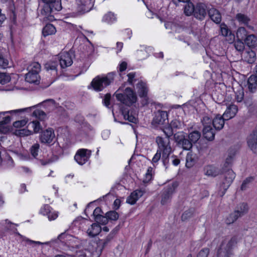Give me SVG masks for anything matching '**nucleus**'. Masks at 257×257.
<instances>
[{
    "mask_svg": "<svg viewBox=\"0 0 257 257\" xmlns=\"http://www.w3.org/2000/svg\"><path fill=\"white\" fill-rule=\"evenodd\" d=\"M236 154V151L230 149L228 152L221 169L214 165H207L204 168V173L205 175L210 177H216L219 174H222V179L220 185V196H223L226 190L233 182L235 177V174L231 169V165Z\"/></svg>",
    "mask_w": 257,
    "mask_h": 257,
    "instance_id": "f257e3e1",
    "label": "nucleus"
},
{
    "mask_svg": "<svg viewBox=\"0 0 257 257\" xmlns=\"http://www.w3.org/2000/svg\"><path fill=\"white\" fill-rule=\"evenodd\" d=\"M119 91V90H118L114 93V95L118 101L126 106V107H120V111L124 119L133 123H137L138 121L137 118L130 113L128 108V106L132 105L136 102L137 96L136 93L129 87L126 88L123 93H118Z\"/></svg>",
    "mask_w": 257,
    "mask_h": 257,
    "instance_id": "f03ea898",
    "label": "nucleus"
},
{
    "mask_svg": "<svg viewBox=\"0 0 257 257\" xmlns=\"http://www.w3.org/2000/svg\"><path fill=\"white\" fill-rule=\"evenodd\" d=\"M44 3L41 10L42 15L49 21L54 19L53 15L61 10L62 7L61 0H42Z\"/></svg>",
    "mask_w": 257,
    "mask_h": 257,
    "instance_id": "7ed1b4c3",
    "label": "nucleus"
},
{
    "mask_svg": "<svg viewBox=\"0 0 257 257\" xmlns=\"http://www.w3.org/2000/svg\"><path fill=\"white\" fill-rule=\"evenodd\" d=\"M238 242L237 237L232 236L230 239H224L217 251V257H231L233 254V249Z\"/></svg>",
    "mask_w": 257,
    "mask_h": 257,
    "instance_id": "20e7f679",
    "label": "nucleus"
},
{
    "mask_svg": "<svg viewBox=\"0 0 257 257\" xmlns=\"http://www.w3.org/2000/svg\"><path fill=\"white\" fill-rule=\"evenodd\" d=\"M115 75L116 73L112 72L107 73L106 75L97 76L93 79L90 85L94 90L96 91H102L113 83Z\"/></svg>",
    "mask_w": 257,
    "mask_h": 257,
    "instance_id": "39448f33",
    "label": "nucleus"
},
{
    "mask_svg": "<svg viewBox=\"0 0 257 257\" xmlns=\"http://www.w3.org/2000/svg\"><path fill=\"white\" fill-rule=\"evenodd\" d=\"M246 87L245 104L249 106L252 104L253 94L257 91V75H251L249 76Z\"/></svg>",
    "mask_w": 257,
    "mask_h": 257,
    "instance_id": "423d86ee",
    "label": "nucleus"
},
{
    "mask_svg": "<svg viewBox=\"0 0 257 257\" xmlns=\"http://www.w3.org/2000/svg\"><path fill=\"white\" fill-rule=\"evenodd\" d=\"M203 128V135L207 140L211 141L214 139L215 131L211 125V118L208 116H204L201 119Z\"/></svg>",
    "mask_w": 257,
    "mask_h": 257,
    "instance_id": "0eeeda50",
    "label": "nucleus"
},
{
    "mask_svg": "<svg viewBox=\"0 0 257 257\" xmlns=\"http://www.w3.org/2000/svg\"><path fill=\"white\" fill-rule=\"evenodd\" d=\"M174 138L178 147L182 148L183 150L189 151L192 149L193 145L183 132L175 133Z\"/></svg>",
    "mask_w": 257,
    "mask_h": 257,
    "instance_id": "6e6552de",
    "label": "nucleus"
},
{
    "mask_svg": "<svg viewBox=\"0 0 257 257\" xmlns=\"http://www.w3.org/2000/svg\"><path fill=\"white\" fill-rule=\"evenodd\" d=\"M178 184L177 182H173L166 186L162 191L161 203L165 205L169 202L172 198L173 194L175 192Z\"/></svg>",
    "mask_w": 257,
    "mask_h": 257,
    "instance_id": "1a4fd4ad",
    "label": "nucleus"
},
{
    "mask_svg": "<svg viewBox=\"0 0 257 257\" xmlns=\"http://www.w3.org/2000/svg\"><path fill=\"white\" fill-rule=\"evenodd\" d=\"M155 142L157 145V150L160 151L162 154L172 153L170 140L168 138L157 136L155 139Z\"/></svg>",
    "mask_w": 257,
    "mask_h": 257,
    "instance_id": "9d476101",
    "label": "nucleus"
},
{
    "mask_svg": "<svg viewBox=\"0 0 257 257\" xmlns=\"http://www.w3.org/2000/svg\"><path fill=\"white\" fill-rule=\"evenodd\" d=\"M91 155V150L86 149H80L77 151L74 156V159L78 164L83 165L89 160Z\"/></svg>",
    "mask_w": 257,
    "mask_h": 257,
    "instance_id": "9b49d317",
    "label": "nucleus"
},
{
    "mask_svg": "<svg viewBox=\"0 0 257 257\" xmlns=\"http://www.w3.org/2000/svg\"><path fill=\"white\" fill-rule=\"evenodd\" d=\"M137 92L139 96L142 98V104L143 106L149 103V97L148 96V87L146 83L140 81L137 85Z\"/></svg>",
    "mask_w": 257,
    "mask_h": 257,
    "instance_id": "f8f14e48",
    "label": "nucleus"
},
{
    "mask_svg": "<svg viewBox=\"0 0 257 257\" xmlns=\"http://www.w3.org/2000/svg\"><path fill=\"white\" fill-rule=\"evenodd\" d=\"M168 123V113L166 111L159 110L155 112L152 121V124L153 125L157 127Z\"/></svg>",
    "mask_w": 257,
    "mask_h": 257,
    "instance_id": "ddd939ff",
    "label": "nucleus"
},
{
    "mask_svg": "<svg viewBox=\"0 0 257 257\" xmlns=\"http://www.w3.org/2000/svg\"><path fill=\"white\" fill-rule=\"evenodd\" d=\"M207 11V5L204 2H199L195 7L194 16L199 20H203L206 16Z\"/></svg>",
    "mask_w": 257,
    "mask_h": 257,
    "instance_id": "4468645a",
    "label": "nucleus"
},
{
    "mask_svg": "<svg viewBox=\"0 0 257 257\" xmlns=\"http://www.w3.org/2000/svg\"><path fill=\"white\" fill-rule=\"evenodd\" d=\"M28 127L32 128L33 132L26 129H22L20 131V135L22 136H29L34 133H38L42 130L40 123L38 120H33L30 122L28 125Z\"/></svg>",
    "mask_w": 257,
    "mask_h": 257,
    "instance_id": "2eb2a0df",
    "label": "nucleus"
},
{
    "mask_svg": "<svg viewBox=\"0 0 257 257\" xmlns=\"http://www.w3.org/2000/svg\"><path fill=\"white\" fill-rule=\"evenodd\" d=\"M55 138L54 130L51 128L46 129L42 132L40 139L42 143L50 144Z\"/></svg>",
    "mask_w": 257,
    "mask_h": 257,
    "instance_id": "dca6fc26",
    "label": "nucleus"
},
{
    "mask_svg": "<svg viewBox=\"0 0 257 257\" xmlns=\"http://www.w3.org/2000/svg\"><path fill=\"white\" fill-rule=\"evenodd\" d=\"M58 61L62 68L71 66L73 63L71 57L68 52H63L59 54L57 58Z\"/></svg>",
    "mask_w": 257,
    "mask_h": 257,
    "instance_id": "f3484780",
    "label": "nucleus"
},
{
    "mask_svg": "<svg viewBox=\"0 0 257 257\" xmlns=\"http://www.w3.org/2000/svg\"><path fill=\"white\" fill-rule=\"evenodd\" d=\"M247 145L250 149L257 154V130L253 131L247 138Z\"/></svg>",
    "mask_w": 257,
    "mask_h": 257,
    "instance_id": "a211bd4d",
    "label": "nucleus"
},
{
    "mask_svg": "<svg viewBox=\"0 0 257 257\" xmlns=\"http://www.w3.org/2000/svg\"><path fill=\"white\" fill-rule=\"evenodd\" d=\"M225 120L223 115L218 114L213 119L211 118V125L215 130L220 131L223 127Z\"/></svg>",
    "mask_w": 257,
    "mask_h": 257,
    "instance_id": "6ab92c4d",
    "label": "nucleus"
},
{
    "mask_svg": "<svg viewBox=\"0 0 257 257\" xmlns=\"http://www.w3.org/2000/svg\"><path fill=\"white\" fill-rule=\"evenodd\" d=\"M76 3L78 11L84 13L89 12L92 6L91 0H77Z\"/></svg>",
    "mask_w": 257,
    "mask_h": 257,
    "instance_id": "aec40b11",
    "label": "nucleus"
},
{
    "mask_svg": "<svg viewBox=\"0 0 257 257\" xmlns=\"http://www.w3.org/2000/svg\"><path fill=\"white\" fill-rule=\"evenodd\" d=\"M238 111L237 106L233 104H230L227 107L226 110L222 115L226 120L233 118Z\"/></svg>",
    "mask_w": 257,
    "mask_h": 257,
    "instance_id": "412c9836",
    "label": "nucleus"
},
{
    "mask_svg": "<svg viewBox=\"0 0 257 257\" xmlns=\"http://www.w3.org/2000/svg\"><path fill=\"white\" fill-rule=\"evenodd\" d=\"M144 194V192L141 190H137L133 192L127 198L126 202L131 205L135 204L137 201Z\"/></svg>",
    "mask_w": 257,
    "mask_h": 257,
    "instance_id": "4be33fe9",
    "label": "nucleus"
},
{
    "mask_svg": "<svg viewBox=\"0 0 257 257\" xmlns=\"http://www.w3.org/2000/svg\"><path fill=\"white\" fill-rule=\"evenodd\" d=\"M80 134L85 137L92 136L95 133L93 127L88 123H84L80 131Z\"/></svg>",
    "mask_w": 257,
    "mask_h": 257,
    "instance_id": "5701e85b",
    "label": "nucleus"
},
{
    "mask_svg": "<svg viewBox=\"0 0 257 257\" xmlns=\"http://www.w3.org/2000/svg\"><path fill=\"white\" fill-rule=\"evenodd\" d=\"M58 66V60L50 61L45 65V68L47 71H51L52 75L55 76L57 74V67Z\"/></svg>",
    "mask_w": 257,
    "mask_h": 257,
    "instance_id": "b1692460",
    "label": "nucleus"
},
{
    "mask_svg": "<svg viewBox=\"0 0 257 257\" xmlns=\"http://www.w3.org/2000/svg\"><path fill=\"white\" fill-rule=\"evenodd\" d=\"M101 226L97 223H93L87 230V233L90 237H94L97 235L101 230Z\"/></svg>",
    "mask_w": 257,
    "mask_h": 257,
    "instance_id": "393cba45",
    "label": "nucleus"
},
{
    "mask_svg": "<svg viewBox=\"0 0 257 257\" xmlns=\"http://www.w3.org/2000/svg\"><path fill=\"white\" fill-rule=\"evenodd\" d=\"M208 14L210 19L215 23H219L221 21V16L219 12L212 8L208 10Z\"/></svg>",
    "mask_w": 257,
    "mask_h": 257,
    "instance_id": "a878e982",
    "label": "nucleus"
},
{
    "mask_svg": "<svg viewBox=\"0 0 257 257\" xmlns=\"http://www.w3.org/2000/svg\"><path fill=\"white\" fill-rule=\"evenodd\" d=\"M243 41L245 44L249 48H254L257 46V37L254 34L247 36Z\"/></svg>",
    "mask_w": 257,
    "mask_h": 257,
    "instance_id": "bb28decb",
    "label": "nucleus"
},
{
    "mask_svg": "<svg viewBox=\"0 0 257 257\" xmlns=\"http://www.w3.org/2000/svg\"><path fill=\"white\" fill-rule=\"evenodd\" d=\"M235 18L240 23L245 25L249 30H253V27L248 25L250 19L246 15L241 13H238L236 15Z\"/></svg>",
    "mask_w": 257,
    "mask_h": 257,
    "instance_id": "cd10ccee",
    "label": "nucleus"
},
{
    "mask_svg": "<svg viewBox=\"0 0 257 257\" xmlns=\"http://www.w3.org/2000/svg\"><path fill=\"white\" fill-rule=\"evenodd\" d=\"M40 76L37 73L32 72L29 71V72L26 74L25 80L27 82L30 83H35L39 81Z\"/></svg>",
    "mask_w": 257,
    "mask_h": 257,
    "instance_id": "c85d7f7f",
    "label": "nucleus"
},
{
    "mask_svg": "<svg viewBox=\"0 0 257 257\" xmlns=\"http://www.w3.org/2000/svg\"><path fill=\"white\" fill-rule=\"evenodd\" d=\"M184 7V13L187 16H191L194 15L195 6L191 2H187Z\"/></svg>",
    "mask_w": 257,
    "mask_h": 257,
    "instance_id": "c756f323",
    "label": "nucleus"
},
{
    "mask_svg": "<svg viewBox=\"0 0 257 257\" xmlns=\"http://www.w3.org/2000/svg\"><path fill=\"white\" fill-rule=\"evenodd\" d=\"M116 19L115 15L111 12H109L104 15L102 21L108 24H112L115 22Z\"/></svg>",
    "mask_w": 257,
    "mask_h": 257,
    "instance_id": "7c9ffc66",
    "label": "nucleus"
},
{
    "mask_svg": "<svg viewBox=\"0 0 257 257\" xmlns=\"http://www.w3.org/2000/svg\"><path fill=\"white\" fill-rule=\"evenodd\" d=\"M113 232L111 231V232L104 239H101L99 240L98 245L99 246H101L100 251H101L107 245V244L113 238Z\"/></svg>",
    "mask_w": 257,
    "mask_h": 257,
    "instance_id": "2f4dec72",
    "label": "nucleus"
},
{
    "mask_svg": "<svg viewBox=\"0 0 257 257\" xmlns=\"http://www.w3.org/2000/svg\"><path fill=\"white\" fill-rule=\"evenodd\" d=\"M236 34V40L234 42V46L236 50L238 51L241 52L244 49V41L243 39H240L238 33Z\"/></svg>",
    "mask_w": 257,
    "mask_h": 257,
    "instance_id": "473e14b6",
    "label": "nucleus"
},
{
    "mask_svg": "<svg viewBox=\"0 0 257 257\" xmlns=\"http://www.w3.org/2000/svg\"><path fill=\"white\" fill-rule=\"evenodd\" d=\"M191 143L195 144L201 137V134L197 131H194L190 133L187 136Z\"/></svg>",
    "mask_w": 257,
    "mask_h": 257,
    "instance_id": "72a5a7b5",
    "label": "nucleus"
},
{
    "mask_svg": "<svg viewBox=\"0 0 257 257\" xmlns=\"http://www.w3.org/2000/svg\"><path fill=\"white\" fill-rule=\"evenodd\" d=\"M248 206L245 203H242L238 204L235 210L241 217L246 214L248 211Z\"/></svg>",
    "mask_w": 257,
    "mask_h": 257,
    "instance_id": "f704fd0d",
    "label": "nucleus"
},
{
    "mask_svg": "<svg viewBox=\"0 0 257 257\" xmlns=\"http://www.w3.org/2000/svg\"><path fill=\"white\" fill-rule=\"evenodd\" d=\"M32 116L40 120H44L46 118L47 114L43 110L36 108L33 111Z\"/></svg>",
    "mask_w": 257,
    "mask_h": 257,
    "instance_id": "c9c22d12",
    "label": "nucleus"
},
{
    "mask_svg": "<svg viewBox=\"0 0 257 257\" xmlns=\"http://www.w3.org/2000/svg\"><path fill=\"white\" fill-rule=\"evenodd\" d=\"M241 217L237 212L234 211L227 217L225 222L227 224H230L234 222L239 217Z\"/></svg>",
    "mask_w": 257,
    "mask_h": 257,
    "instance_id": "e433bc0d",
    "label": "nucleus"
},
{
    "mask_svg": "<svg viewBox=\"0 0 257 257\" xmlns=\"http://www.w3.org/2000/svg\"><path fill=\"white\" fill-rule=\"evenodd\" d=\"M196 161L191 153H188L186 157V166L191 168L195 164Z\"/></svg>",
    "mask_w": 257,
    "mask_h": 257,
    "instance_id": "4c0bfd02",
    "label": "nucleus"
},
{
    "mask_svg": "<svg viewBox=\"0 0 257 257\" xmlns=\"http://www.w3.org/2000/svg\"><path fill=\"white\" fill-rule=\"evenodd\" d=\"M41 65L36 62L32 63L28 67V70L32 72L37 73L39 74L41 71Z\"/></svg>",
    "mask_w": 257,
    "mask_h": 257,
    "instance_id": "58836bf2",
    "label": "nucleus"
},
{
    "mask_svg": "<svg viewBox=\"0 0 257 257\" xmlns=\"http://www.w3.org/2000/svg\"><path fill=\"white\" fill-rule=\"evenodd\" d=\"M11 121V117L7 116L4 118L3 120L0 121V132L5 133L8 131V128L5 126V124L9 123Z\"/></svg>",
    "mask_w": 257,
    "mask_h": 257,
    "instance_id": "ea45409f",
    "label": "nucleus"
},
{
    "mask_svg": "<svg viewBox=\"0 0 257 257\" xmlns=\"http://www.w3.org/2000/svg\"><path fill=\"white\" fill-rule=\"evenodd\" d=\"M171 153H172L162 154V161L166 169H168L170 166V162L171 161L170 155Z\"/></svg>",
    "mask_w": 257,
    "mask_h": 257,
    "instance_id": "a19ab883",
    "label": "nucleus"
},
{
    "mask_svg": "<svg viewBox=\"0 0 257 257\" xmlns=\"http://www.w3.org/2000/svg\"><path fill=\"white\" fill-rule=\"evenodd\" d=\"M255 57L256 54L254 51L251 50L246 52V58L248 63H253L255 60Z\"/></svg>",
    "mask_w": 257,
    "mask_h": 257,
    "instance_id": "79ce46f5",
    "label": "nucleus"
},
{
    "mask_svg": "<svg viewBox=\"0 0 257 257\" xmlns=\"http://www.w3.org/2000/svg\"><path fill=\"white\" fill-rule=\"evenodd\" d=\"M16 233L17 234H18L19 236H20L24 240L27 242L30 245L33 244H39V245H40V244H49V242H42L40 241H34V240H31L29 238H27L25 236H23L22 235H21L19 232H16Z\"/></svg>",
    "mask_w": 257,
    "mask_h": 257,
    "instance_id": "37998d69",
    "label": "nucleus"
},
{
    "mask_svg": "<svg viewBox=\"0 0 257 257\" xmlns=\"http://www.w3.org/2000/svg\"><path fill=\"white\" fill-rule=\"evenodd\" d=\"M11 76L9 74L0 72V84L4 85L10 81Z\"/></svg>",
    "mask_w": 257,
    "mask_h": 257,
    "instance_id": "c03bdc74",
    "label": "nucleus"
},
{
    "mask_svg": "<svg viewBox=\"0 0 257 257\" xmlns=\"http://www.w3.org/2000/svg\"><path fill=\"white\" fill-rule=\"evenodd\" d=\"M105 215L108 218V220L116 221L119 217V214L114 210L108 211Z\"/></svg>",
    "mask_w": 257,
    "mask_h": 257,
    "instance_id": "a18cd8bd",
    "label": "nucleus"
},
{
    "mask_svg": "<svg viewBox=\"0 0 257 257\" xmlns=\"http://www.w3.org/2000/svg\"><path fill=\"white\" fill-rule=\"evenodd\" d=\"M254 179L253 177L250 176L246 178L242 182L240 189L241 190H245L248 187V185L251 183Z\"/></svg>",
    "mask_w": 257,
    "mask_h": 257,
    "instance_id": "49530a36",
    "label": "nucleus"
},
{
    "mask_svg": "<svg viewBox=\"0 0 257 257\" xmlns=\"http://www.w3.org/2000/svg\"><path fill=\"white\" fill-rule=\"evenodd\" d=\"M40 149V145L38 143L34 144L30 148V152L32 156L36 158L38 155V152Z\"/></svg>",
    "mask_w": 257,
    "mask_h": 257,
    "instance_id": "de8ad7c7",
    "label": "nucleus"
},
{
    "mask_svg": "<svg viewBox=\"0 0 257 257\" xmlns=\"http://www.w3.org/2000/svg\"><path fill=\"white\" fill-rule=\"evenodd\" d=\"M245 96L243 90L241 89L240 90H237L235 93V99L238 102H241L243 100L245 102Z\"/></svg>",
    "mask_w": 257,
    "mask_h": 257,
    "instance_id": "09e8293b",
    "label": "nucleus"
},
{
    "mask_svg": "<svg viewBox=\"0 0 257 257\" xmlns=\"http://www.w3.org/2000/svg\"><path fill=\"white\" fill-rule=\"evenodd\" d=\"M9 60L0 52V68L6 69L9 67Z\"/></svg>",
    "mask_w": 257,
    "mask_h": 257,
    "instance_id": "8fccbe9b",
    "label": "nucleus"
},
{
    "mask_svg": "<svg viewBox=\"0 0 257 257\" xmlns=\"http://www.w3.org/2000/svg\"><path fill=\"white\" fill-rule=\"evenodd\" d=\"M170 125L174 130V129L178 130L182 128L183 124L180 120L174 119L171 122Z\"/></svg>",
    "mask_w": 257,
    "mask_h": 257,
    "instance_id": "3c124183",
    "label": "nucleus"
},
{
    "mask_svg": "<svg viewBox=\"0 0 257 257\" xmlns=\"http://www.w3.org/2000/svg\"><path fill=\"white\" fill-rule=\"evenodd\" d=\"M222 35L225 38V40L231 44L235 41V35L234 33H221Z\"/></svg>",
    "mask_w": 257,
    "mask_h": 257,
    "instance_id": "603ef678",
    "label": "nucleus"
},
{
    "mask_svg": "<svg viewBox=\"0 0 257 257\" xmlns=\"http://www.w3.org/2000/svg\"><path fill=\"white\" fill-rule=\"evenodd\" d=\"M163 132L165 135V137L164 138H168L169 139H170V137L173 135H174V130L170 125L168 127H166L163 129Z\"/></svg>",
    "mask_w": 257,
    "mask_h": 257,
    "instance_id": "864d4df0",
    "label": "nucleus"
},
{
    "mask_svg": "<svg viewBox=\"0 0 257 257\" xmlns=\"http://www.w3.org/2000/svg\"><path fill=\"white\" fill-rule=\"evenodd\" d=\"M56 29L55 26L50 23L46 24L43 27L42 32H56Z\"/></svg>",
    "mask_w": 257,
    "mask_h": 257,
    "instance_id": "5fc2aeb1",
    "label": "nucleus"
},
{
    "mask_svg": "<svg viewBox=\"0 0 257 257\" xmlns=\"http://www.w3.org/2000/svg\"><path fill=\"white\" fill-rule=\"evenodd\" d=\"M52 208L48 204L44 205L40 209V213L44 215H48V214L51 213Z\"/></svg>",
    "mask_w": 257,
    "mask_h": 257,
    "instance_id": "6e6d98bb",
    "label": "nucleus"
},
{
    "mask_svg": "<svg viewBox=\"0 0 257 257\" xmlns=\"http://www.w3.org/2000/svg\"><path fill=\"white\" fill-rule=\"evenodd\" d=\"M95 221L98 223L101 224L102 225H105L108 222V218L106 216L101 215L96 217V219H95Z\"/></svg>",
    "mask_w": 257,
    "mask_h": 257,
    "instance_id": "4d7b16f0",
    "label": "nucleus"
},
{
    "mask_svg": "<svg viewBox=\"0 0 257 257\" xmlns=\"http://www.w3.org/2000/svg\"><path fill=\"white\" fill-rule=\"evenodd\" d=\"M55 101L54 99H48L44 100L42 102V104L44 106H48L50 107L49 109L54 108L55 107Z\"/></svg>",
    "mask_w": 257,
    "mask_h": 257,
    "instance_id": "13d9d810",
    "label": "nucleus"
},
{
    "mask_svg": "<svg viewBox=\"0 0 257 257\" xmlns=\"http://www.w3.org/2000/svg\"><path fill=\"white\" fill-rule=\"evenodd\" d=\"M193 210L192 209H190L185 211L182 215V220L183 221H185L190 218L193 214Z\"/></svg>",
    "mask_w": 257,
    "mask_h": 257,
    "instance_id": "bf43d9fd",
    "label": "nucleus"
},
{
    "mask_svg": "<svg viewBox=\"0 0 257 257\" xmlns=\"http://www.w3.org/2000/svg\"><path fill=\"white\" fill-rule=\"evenodd\" d=\"M67 26L69 30L73 32H81L82 31H84V30L81 26L77 27V26L71 24H67Z\"/></svg>",
    "mask_w": 257,
    "mask_h": 257,
    "instance_id": "052dcab7",
    "label": "nucleus"
},
{
    "mask_svg": "<svg viewBox=\"0 0 257 257\" xmlns=\"http://www.w3.org/2000/svg\"><path fill=\"white\" fill-rule=\"evenodd\" d=\"M162 153L160 151L157 150L156 153L154 156L152 160V163L154 166H155L156 164H157L159 161L161 159Z\"/></svg>",
    "mask_w": 257,
    "mask_h": 257,
    "instance_id": "680f3d73",
    "label": "nucleus"
},
{
    "mask_svg": "<svg viewBox=\"0 0 257 257\" xmlns=\"http://www.w3.org/2000/svg\"><path fill=\"white\" fill-rule=\"evenodd\" d=\"M56 157H53L47 160H40L39 162L42 166H46L54 162L56 159Z\"/></svg>",
    "mask_w": 257,
    "mask_h": 257,
    "instance_id": "e2e57ef3",
    "label": "nucleus"
},
{
    "mask_svg": "<svg viewBox=\"0 0 257 257\" xmlns=\"http://www.w3.org/2000/svg\"><path fill=\"white\" fill-rule=\"evenodd\" d=\"M111 99V95L110 93H107L105 95L104 98L102 99L103 104L107 107H109L110 105V101Z\"/></svg>",
    "mask_w": 257,
    "mask_h": 257,
    "instance_id": "0e129e2a",
    "label": "nucleus"
},
{
    "mask_svg": "<svg viewBox=\"0 0 257 257\" xmlns=\"http://www.w3.org/2000/svg\"><path fill=\"white\" fill-rule=\"evenodd\" d=\"M209 253V249L208 248H204L199 251L197 257H207Z\"/></svg>",
    "mask_w": 257,
    "mask_h": 257,
    "instance_id": "69168bd1",
    "label": "nucleus"
},
{
    "mask_svg": "<svg viewBox=\"0 0 257 257\" xmlns=\"http://www.w3.org/2000/svg\"><path fill=\"white\" fill-rule=\"evenodd\" d=\"M27 123V120L26 119H22L21 120L16 121L14 122L13 125L15 127H20L25 125Z\"/></svg>",
    "mask_w": 257,
    "mask_h": 257,
    "instance_id": "338daca9",
    "label": "nucleus"
},
{
    "mask_svg": "<svg viewBox=\"0 0 257 257\" xmlns=\"http://www.w3.org/2000/svg\"><path fill=\"white\" fill-rule=\"evenodd\" d=\"M128 77V82L130 84L133 85L134 84V82L136 81V79H135V77L136 76V73L135 72H131L128 73L127 75Z\"/></svg>",
    "mask_w": 257,
    "mask_h": 257,
    "instance_id": "774afa93",
    "label": "nucleus"
}]
</instances>
